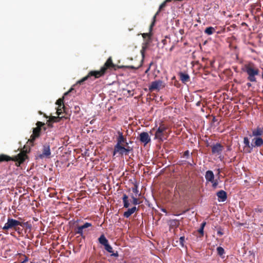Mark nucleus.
<instances>
[{"instance_id":"f257e3e1","label":"nucleus","mask_w":263,"mask_h":263,"mask_svg":"<svg viewBox=\"0 0 263 263\" xmlns=\"http://www.w3.org/2000/svg\"><path fill=\"white\" fill-rule=\"evenodd\" d=\"M115 64L112 62L111 57H109L106 61L104 65L99 70L90 71L88 74L83 78L77 82L76 84H82L83 83L88 80L90 77H94L95 79L99 78L104 76L107 72L108 69L111 70L115 68Z\"/></svg>"},{"instance_id":"f03ea898","label":"nucleus","mask_w":263,"mask_h":263,"mask_svg":"<svg viewBox=\"0 0 263 263\" xmlns=\"http://www.w3.org/2000/svg\"><path fill=\"white\" fill-rule=\"evenodd\" d=\"M243 71L248 75L247 80L251 82H256V76L259 75V70L256 66L252 62L244 65Z\"/></svg>"},{"instance_id":"7ed1b4c3","label":"nucleus","mask_w":263,"mask_h":263,"mask_svg":"<svg viewBox=\"0 0 263 263\" xmlns=\"http://www.w3.org/2000/svg\"><path fill=\"white\" fill-rule=\"evenodd\" d=\"M27 158V156L25 152L20 153L14 157H11L5 154L0 155V163L4 161H13L16 162L17 166H20Z\"/></svg>"},{"instance_id":"20e7f679","label":"nucleus","mask_w":263,"mask_h":263,"mask_svg":"<svg viewBox=\"0 0 263 263\" xmlns=\"http://www.w3.org/2000/svg\"><path fill=\"white\" fill-rule=\"evenodd\" d=\"M133 150V148L128 145V143H126V144L124 145L115 146L113 151V156H115L117 154L121 156H122L123 155H128Z\"/></svg>"},{"instance_id":"39448f33","label":"nucleus","mask_w":263,"mask_h":263,"mask_svg":"<svg viewBox=\"0 0 263 263\" xmlns=\"http://www.w3.org/2000/svg\"><path fill=\"white\" fill-rule=\"evenodd\" d=\"M23 222L11 218H8L7 222L5 224L2 229L5 231H8L10 229H13L14 231H17L20 229L17 226H23Z\"/></svg>"},{"instance_id":"423d86ee","label":"nucleus","mask_w":263,"mask_h":263,"mask_svg":"<svg viewBox=\"0 0 263 263\" xmlns=\"http://www.w3.org/2000/svg\"><path fill=\"white\" fill-rule=\"evenodd\" d=\"M167 129V127L166 125L162 123L160 124L155 134V139L161 141L166 139L168 137V134L166 132Z\"/></svg>"},{"instance_id":"0eeeda50","label":"nucleus","mask_w":263,"mask_h":263,"mask_svg":"<svg viewBox=\"0 0 263 263\" xmlns=\"http://www.w3.org/2000/svg\"><path fill=\"white\" fill-rule=\"evenodd\" d=\"M36 125V127L35 128H33V133L30 136V141L31 142H33L37 138L40 137L41 127L45 125V123L40 121H37Z\"/></svg>"},{"instance_id":"6e6552de","label":"nucleus","mask_w":263,"mask_h":263,"mask_svg":"<svg viewBox=\"0 0 263 263\" xmlns=\"http://www.w3.org/2000/svg\"><path fill=\"white\" fill-rule=\"evenodd\" d=\"M165 87L164 83L161 80H157L153 81L149 86L148 88L150 91L154 90H159L161 88Z\"/></svg>"},{"instance_id":"1a4fd4ad","label":"nucleus","mask_w":263,"mask_h":263,"mask_svg":"<svg viewBox=\"0 0 263 263\" xmlns=\"http://www.w3.org/2000/svg\"><path fill=\"white\" fill-rule=\"evenodd\" d=\"M142 35L143 38L145 40V43L143 44V45L142 46V48L141 50V53L142 56L144 57L145 50H146L147 47L148 46L151 42V33H144L142 34Z\"/></svg>"},{"instance_id":"9d476101","label":"nucleus","mask_w":263,"mask_h":263,"mask_svg":"<svg viewBox=\"0 0 263 263\" xmlns=\"http://www.w3.org/2000/svg\"><path fill=\"white\" fill-rule=\"evenodd\" d=\"M172 0H165L164 2H163L159 6V9L157 13L155 14V15L153 16V21L149 26V30L150 32L152 30V28L155 25V22H156V18L157 15L160 13V12L163 10V9L166 6V3L170 2Z\"/></svg>"},{"instance_id":"9b49d317","label":"nucleus","mask_w":263,"mask_h":263,"mask_svg":"<svg viewBox=\"0 0 263 263\" xmlns=\"http://www.w3.org/2000/svg\"><path fill=\"white\" fill-rule=\"evenodd\" d=\"M51 155L50 145L48 143H46L43 145L42 154L39 155L40 158L44 157L49 158Z\"/></svg>"},{"instance_id":"f8f14e48","label":"nucleus","mask_w":263,"mask_h":263,"mask_svg":"<svg viewBox=\"0 0 263 263\" xmlns=\"http://www.w3.org/2000/svg\"><path fill=\"white\" fill-rule=\"evenodd\" d=\"M243 144H245L243 147L244 152L246 153H251L253 148V146L252 143L250 144L248 137H244Z\"/></svg>"},{"instance_id":"ddd939ff","label":"nucleus","mask_w":263,"mask_h":263,"mask_svg":"<svg viewBox=\"0 0 263 263\" xmlns=\"http://www.w3.org/2000/svg\"><path fill=\"white\" fill-rule=\"evenodd\" d=\"M212 153L213 154H216L217 155L221 154L222 151L223 150V146L219 143L214 144L211 146Z\"/></svg>"},{"instance_id":"4468645a","label":"nucleus","mask_w":263,"mask_h":263,"mask_svg":"<svg viewBox=\"0 0 263 263\" xmlns=\"http://www.w3.org/2000/svg\"><path fill=\"white\" fill-rule=\"evenodd\" d=\"M139 140L143 143L144 145L151 141V138L147 132H142L140 134L139 136Z\"/></svg>"},{"instance_id":"2eb2a0df","label":"nucleus","mask_w":263,"mask_h":263,"mask_svg":"<svg viewBox=\"0 0 263 263\" xmlns=\"http://www.w3.org/2000/svg\"><path fill=\"white\" fill-rule=\"evenodd\" d=\"M118 137L117 138V143L115 146H119L121 145L126 144V138L123 135V133L120 132H118Z\"/></svg>"},{"instance_id":"dca6fc26","label":"nucleus","mask_w":263,"mask_h":263,"mask_svg":"<svg viewBox=\"0 0 263 263\" xmlns=\"http://www.w3.org/2000/svg\"><path fill=\"white\" fill-rule=\"evenodd\" d=\"M262 135H263V127L257 126L252 130V134L249 135V136L250 137H257Z\"/></svg>"},{"instance_id":"f3484780","label":"nucleus","mask_w":263,"mask_h":263,"mask_svg":"<svg viewBox=\"0 0 263 263\" xmlns=\"http://www.w3.org/2000/svg\"><path fill=\"white\" fill-rule=\"evenodd\" d=\"M216 195L218 197V200L219 202H224L227 199V194L223 190H220L217 192Z\"/></svg>"},{"instance_id":"a211bd4d","label":"nucleus","mask_w":263,"mask_h":263,"mask_svg":"<svg viewBox=\"0 0 263 263\" xmlns=\"http://www.w3.org/2000/svg\"><path fill=\"white\" fill-rule=\"evenodd\" d=\"M253 148L255 147H260L263 145V139L260 137H254L252 139Z\"/></svg>"},{"instance_id":"6ab92c4d","label":"nucleus","mask_w":263,"mask_h":263,"mask_svg":"<svg viewBox=\"0 0 263 263\" xmlns=\"http://www.w3.org/2000/svg\"><path fill=\"white\" fill-rule=\"evenodd\" d=\"M178 75L179 76L180 80L183 83L186 84L190 81V76L187 73L180 72H179Z\"/></svg>"},{"instance_id":"aec40b11","label":"nucleus","mask_w":263,"mask_h":263,"mask_svg":"<svg viewBox=\"0 0 263 263\" xmlns=\"http://www.w3.org/2000/svg\"><path fill=\"white\" fill-rule=\"evenodd\" d=\"M205 178L207 182H212L214 179V174L212 171H207L205 174Z\"/></svg>"},{"instance_id":"412c9836","label":"nucleus","mask_w":263,"mask_h":263,"mask_svg":"<svg viewBox=\"0 0 263 263\" xmlns=\"http://www.w3.org/2000/svg\"><path fill=\"white\" fill-rule=\"evenodd\" d=\"M137 210V208L134 206L131 209H128L127 211L125 212L123 214V216L125 218L129 217Z\"/></svg>"},{"instance_id":"4be33fe9","label":"nucleus","mask_w":263,"mask_h":263,"mask_svg":"<svg viewBox=\"0 0 263 263\" xmlns=\"http://www.w3.org/2000/svg\"><path fill=\"white\" fill-rule=\"evenodd\" d=\"M105 247V249L109 253H112L111 254V256H115V257H117L118 256V252H117L116 253H114V251H113V249H112V248L111 247V246H110L109 245V243L107 244L106 245H105V246H104Z\"/></svg>"},{"instance_id":"5701e85b","label":"nucleus","mask_w":263,"mask_h":263,"mask_svg":"<svg viewBox=\"0 0 263 263\" xmlns=\"http://www.w3.org/2000/svg\"><path fill=\"white\" fill-rule=\"evenodd\" d=\"M98 240L99 243L103 245L104 246H105V245L108 243V240L106 239V238L103 234L100 236V237L98 239Z\"/></svg>"},{"instance_id":"b1692460","label":"nucleus","mask_w":263,"mask_h":263,"mask_svg":"<svg viewBox=\"0 0 263 263\" xmlns=\"http://www.w3.org/2000/svg\"><path fill=\"white\" fill-rule=\"evenodd\" d=\"M74 233L75 234H79L83 239L85 238V236L83 234V229L82 228L81 226H78L75 229Z\"/></svg>"},{"instance_id":"393cba45","label":"nucleus","mask_w":263,"mask_h":263,"mask_svg":"<svg viewBox=\"0 0 263 263\" xmlns=\"http://www.w3.org/2000/svg\"><path fill=\"white\" fill-rule=\"evenodd\" d=\"M128 196L124 194L122 197V200L123 202L124 207L127 208L129 206V203L128 200Z\"/></svg>"},{"instance_id":"a878e982","label":"nucleus","mask_w":263,"mask_h":263,"mask_svg":"<svg viewBox=\"0 0 263 263\" xmlns=\"http://www.w3.org/2000/svg\"><path fill=\"white\" fill-rule=\"evenodd\" d=\"M215 31V28L212 27H207L204 30V32L208 35L212 34Z\"/></svg>"},{"instance_id":"bb28decb","label":"nucleus","mask_w":263,"mask_h":263,"mask_svg":"<svg viewBox=\"0 0 263 263\" xmlns=\"http://www.w3.org/2000/svg\"><path fill=\"white\" fill-rule=\"evenodd\" d=\"M61 118L58 117H55V116H50L49 117V120H48V122H58L60 121Z\"/></svg>"},{"instance_id":"cd10ccee","label":"nucleus","mask_w":263,"mask_h":263,"mask_svg":"<svg viewBox=\"0 0 263 263\" xmlns=\"http://www.w3.org/2000/svg\"><path fill=\"white\" fill-rule=\"evenodd\" d=\"M56 104L59 106V107H61L62 106V108H64V98L63 97L62 98L59 99L56 102Z\"/></svg>"},{"instance_id":"c85d7f7f","label":"nucleus","mask_w":263,"mask_h":263,"mask_svg":"<svg viewBox=\"0 0 263 263\" xmlns=\"http://www.w3.org/2000/svg\"><path fill=\"white\" fill-rule=\"evenodd\" d=\"M217 251L218 254L220 256H222L224 253V250L221 247H218L217 248Z\"/></svg>"},{"instance_id":"c756f323","label":"nucleus","mask_w":263,"mask_h":263,"mask_svg":"<svg viewBox=\"0 0 263 263\" xmlns=\"http://www.w3.org/2000/svg\"><path fill=\"white\" fill-rule=\"evenodd\" d=\"M138 188V185L137 183L135 182L134 183V187L132 188V191L136 194H138L139 192Z\"/></svg>"},{"instance_id":"7c9ffc66","label":"nucleus","mask_w":263,"mask_h":263,"mask_svg":"<svg viewBox=\"0 0 263 263\" xmlns=\"http://www.w3.org/2000/svg\"><path fill=\"white\" fill-rule=\"evenodd\" d=\"M81 227L83 230H84L86 228L92 227V224L89 222H85L84 224L81 226Z\"/></svg>"},{"instance_id":"2f4dec72","label":"nucleus","mask_w":263,"mask_h":263,"mask_svg":"<svg viewBox=\"0 0 263 263\" xmlns=\"http://www.w3.org/2000/svg\"><path fill=\"white\" fill-rule=\"evenodd\" d=\"M185 241V237L184 236H181L179 238V242L180 245L183 247H184V242Z\"/></svg>"},{"instance_id":"473e14b6","label":"nucleus","mask_w":263,"mask_h":263,"mask_svg":"<svg viewBox=\"0 0 263 263\" xmlns=\"http://www.w3.org/2000/svg\"><path fill=\"white\" fill-rule=\"evenodd\" d=\"M64 108H62V106L61 107H59V106H58L57 109V114L58 116H60L62 112V110L64 109Z\"/></svg>"},{"instance_id":"72a5a7b5","label":"nucleus","mask_w":263,"mask_h":263,"mask_svg":"<svg viewBox=\"0 0 263 263\" xmlns=\"http://www.w3.org/2000/svg\"><path fill=\"white\" fill-rule=\"evenodd\" d=\"M132 198L133 199V203L134 204V205H137V204H139V202L138 201V199L134 197V196H132Z\"/></svg>"},{"instance_id":"f704fd0d","label":"nucleus","mask_w":263,"mask_h":263,"mask_svg":"<svg viewBox=\"0 0 263 263\" xmlns=\"http://www.w3.org/2000/svg\"><path fill=\"white\" fill-rule=\"evenodd\" d=\"M212 183V186L213 188L216 189L218 185V182L217 180L214 179V181L212 182H210Z\"/></svg>"},{"instance_id":"c9c22d12","label":"nucleus","mask_w":263,"mask_h":263,"mask_svg":"<svg viewBox=\"0 0 263 263\" xmlns=\"http://www.w3.org/2000/svg\"><path fill=\"white\" fill-rule=\"evenodd\" d=\"M24 258L23 260L20 263H26L28 260V257L25 255H21Z\"/></svg>"},{"instance_id":"e433bc0d","label":"nucleus","mask_w":263,"mask_h":263,"mask_svg":"<svg viewBox=\"0 0 263 263\" xmlns=\"http://www.w3.org/2000/svg\"><path fill=\"white\" fill-rule=\"evenodd\" d=\"M189 156H190L189 151L187 150L183 153V157H185L186 158H189Z\"/></svg>"},{"instance_id":"4c0bfd02","label":"nucleus","mask_w":263,"mask_h":263,"mask_svg":"<svg viewBox=\"0 0 263 263\" xmlns=\"http://www.w3.org/2000/svg\"><path fill=\"white\" fill-rule=\"evenodd\" d=\"M126 67L128 68L132 69H137L139 67V66L136 67V66H132V65H129V66H127Z\"/></svg>"},{"instance_id":"58836bf2","label":"nucleus","mask_w":263,"mask_h":263,"mask_svg":"<svg viewBox=\"0 0 263 263\" xmlns=\"http://www.w3.org/2000/svg\"><path fill=\"white\" fill-rule=\"evenodd\" d=\"M203 228H200V229L198 230V232L201 234V235L202 236H203Z\"/></svg>"},{"instance_id":"ea45409f","label":"nucleus","mask_w":263,"mask_h":263,"mask_svg":"<svg viewBox=\"0 0 263 263\" xmlns=\"http://www.w3.org/2000/svg\"><path fill=\"white\" fill-rule=\"evenodd\" d=\"M255 212H260V213H261V212H262V209L258 208H256V209H255Z\"/></svg>"},{"instance_id":"a19ab883","label":"nucleus","mask_w":263,"mask_h":263,"mask_svg":"<svg viewBox=\"0 0 263 263\" xmlns=\"http://www.w3.org/2000/svg\"><path fill=\"white\" fill-rule=\"evenodd\" d=\"M206 224V222H203L201 224V226H200V228H203V229H204L205 226Z\"/></svg>"},{"instance_id":"79ce46f5","label":"nucleus","mask_w":263,"mask_h":263,"mask_svg":"<svg viewBox=\"0 0 263 263\" xmlns=\"http://www.w3.org/2000/svg\"><path fill=\"white\" fill-rule=\"evenodd\" d=\"M217 234L219 236H221L223 235V233L221 231H218L217 232Z\"/></svg>"},{"instance_id":"37998d69","label":"nucleus","mask_w":263,"mask_h":263,"mask_svg":"<svg viewBox=\"0 0 263 263\" xmlns=\"http://www.w3.org/2000/svg\"><path fill=\"white\" fill-rule=\"evenodd\" d=\"M73 90V88H71L68 91H67V92L65 93L64 95H68L70 92H71L72 90Z\"/></svg>"},{"instance_id":"c03bdc74","label":"nucleus","mask_w":263,"mask_h":263,"mask_svg":"<svg viewBox=\"0 0 263 263\" xmlns=\"http://www.w3.org/2000/svg\"><path fill=\"white\" fill-rule=\"evenodd\" d=\"M247 86H248V87H251L252 84H251V83L248 82V83H247Z\"/></svg>"},{"instance_id":"a18cd8bd","label":"nucleus","mask_w":263,"mask_h":263,"mask_svg":"<svg viewBox=\"0 0 263 263\" xmlns=\"http://www.w3.org/2000/svg\"><path fill=\"white\" fill-rule=\"evenodd\" d=\"M165 42H166V40H162V42L164 44H165Z\"/></svg>"},{"instance_id":"49530a36","label":"nucleus","mask_w":263,"mask_h":263,"mask_svg":"<svg viewBox=\"0 0 263 263\" xmlns=\"http://www.w3.org/2000/svg\"><path fill=\"white\" fill-rule=\"evenodd\" d=\"M217 171H218V174H220V169H219V168H218V169L217 170Z\"/></svg>"},{"instance_id":"de8ad7c7","label":"nucleus","mask_w":263,"mask_h":263,"mask_svg":"<svg viewBox=\"0 0 263 263\" xmlns=\"http://www.w3.org/2000/svg\"><path fill=\"white\" fill-rule=\"evenodd\" d=\"M162 211L163 212H166V210L165 209H162Z\"/></svg>"},{"instance_id":"09e8293b","label":"nucleus","mask_w":263,"mask_h":263,"mask_svg":"<svg viewBox=\"0 0 263 263\" xmlns=\"http://www.w3.org/2000/svg\"><path fill=\"white\" fill-rule=\"evenodd\" d=\"M39 114H40V115H42V114H43V113H42V111H39Z\"/></svg>"},{"instance_id":"8fccbe9b","label":"nucleus","mask_w":263,"mask_h":263,"mask_svg":"<svg viewBox=\"0 0 263 263\" xmlns=\"http://www.w3.org/2000/svg\"><path fill=\"white\" fill-rule=\"evenodd\" d=\"M44 117H46V118H48V117L47 116H46V115H44Z\"/></svg>"},{"instance_id":"3c124183","label":"nucleus","mask_w":263,"mask_h":263,"mask_svg":"<svg viewBox=\"0 0 263 263\" xmlns=\"http://www.w3.org/2000/svg\"><path fill=\"white\" fill-rule=\"evenodd\" d=\"M188 164H189V165H192V163H190V162H188Z\"/></svg>"},{"instance_id":"603ef678","label":"nucleus","mask_w":263,"mask_h":263,"mask_svg":"<svg viewBox=\"0 0 263 263\" xmlns=\"http://www.w3.org/2000/svg\"><path fill=\"white\" fill-rule=\"evenodd\" d=\"M173 50V47H172L171 49H170V50Z\"/></svg>"},{"instance_id":"864d4df0","label":"nucleus","mask_w":263,"mask_h":263,"mask_svg":"<svg viewBox=\"0 0 263 263\" xmlns=\"http://www.w3.org/2000/svg\"><path fill=\"white\" fill-rule=\"evenodd\" d=\"M262 79H263V74H262Z\"/></svg>"},{"instance_id":"5fc2aeb1","label":"nucleus","mask_w":263,"mask_h":263,"mask_svg":"<svg viewBox=\"0 0 263 263\" xmlns=\"http://www.w3.org/2000/svg\"><path fill=\"white\" fill-rule=\"evenodd\" d=\"M262 74H263V69H262Z\"/></svg>"}]
</instances>
